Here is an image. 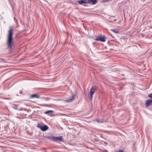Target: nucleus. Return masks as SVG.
<instances>
[{
  "label": "nucleus",
  "mask_w": 152,
  "mask_h": 152,
  "mask_svg": "<svg viewBox=\"0 0 152 152\" xmlns=\"http://www.w3.org/2000/svg\"><path fill=\"white\" fill-rule=\"evenodd\" d=\"M12 30L13 29L12 28H10V30L8 31V39L7 42L8 47L10 49L12 48L13 45L12 38L13 35Z\"/></svg>",
  "instance_id": "obj_1"
},
{
  "label": "nucleus",
  "mask_w": 152,
  "mask_h": 152,
  "mask_svg": "<svg viewBox=\"0 0 152 152\" xmlns=\"http://www.w3.org/2000/svg\"><path fill=\"white\" fill-rule=\"evenodd\" d=\"M48 139L50 140L53 141L54 142H57L58 141H62L63 137L60 136L59 137H54L53 136L49 137Z\"/></svg>",
  "instance_id": "obj_2"
},
{
  "label": "nucleus",
  "mask_w": 152,
  "mask_h": 152,
  "mask_svg": "<svg viewBox=\"0 0 152 152\" xmlns=\"http://www.w3.org/2000/svg\"><path fill=\"white\" fill-rule=\"evenodd\" d=\"M37 127L43 132L45 131L48 129V127L42 123L38 124Z\"/></svg>",
  "instance_id": "obj_3"
},
{
  "label": "nucleus",
  "mask_w": 152,
  "mask_h": 152,
  "mask_svg": "<svg viewBox=\"0 0 152 152\" xmlns=\"http://www.w3.org/2000/svg\"><path fill=\"white\" fill-rule=\"evenodd\" d=\"M96 89V88L94 87H92L90 91V98L91 100H92L93 95L95 92Z\"/></svg>",
  "instance_id": "obj_4"
},
{
  "label": "nucleus",
  "mask_w": 152,
  "mask_h": 152,
  "mask_svg": "<svg viewBox=\"0 0 152 152\" xmlns=\"http://www.w3.org/2000/svg\"><path fill=\"white\" fill-rule=\"evenodd\" d=\"M96 40L97 41H100L102 42H105V38L104 36H99L96 38Z\"/></svg>",
  "instance_id": "obj_5"
},
{
  "label": "nucleus",
  "mask_w": 152,
  "mask_h": 152,
  "mask_svg": "<svg viewBox=\"0 0 152 152\" xmlns=\"http://www.w3.org/2000/svg\"><path fill=\"white\" fill-rule=\"evenodd\" d=\"M152 104V100L151 99H148L146 101L145 103L146 107H148Z\"/></svg>",
  "instance_id": "obj_6"
},
{
  "label": "nucleus",
  "mask_w": 152,
  "mask_h": 152,
  "mask_svg": "<svg viewBox=\"0 0 152 152\" xmlns=\"http://www.w3.org/2000/svg\"><path fill=\"white\" fill-rule=\"evenodd\" d=\"M87 1L88 4H94L96 3V0H88Z\"/></svg>",
  "instance_id": "obj_7"
},
{
  "label": "nucleus",
  "mask_w": 152,
  "mask_h": 152,
  "mask_svg": "<svg viewBox=\"0 0 152 152\" xmlns=\"http://www.w3.org/2000/svg\"><path fill=\"white\" fill-rule=\"evenodd\" d=\"M78 2L80 4H88L87 1H85L83 0L79 1Z\"/></svg>",
  "instance_id": "obj_8"
},
{
  "label": "nucleus",
  "mask_w": 152,
  "mask_h": 152,
  "mask_svg": "<svg viewBox=\"0 0 152 152\" xmlns=\"http://www.w3.org/2000/svg\"><path fill=\"white\" fill-rule=\"evenodd\" d=\"M75 95H73L72 99L67 100L66 101L70 102H72L73 100H74L75 99Z\"/></svg>",
  "instance_id": "obj_9"
},
{
  "label": "nucleus",
  "mask_w": 152,
  "mask_h": 152,
  "mask_svg": "<svg viewBox=\"0 0 152 152\" xmlns=\"http://www.w3.org/2000/svg\"><path fill=\"white\" fill-rule=\"evenodd\" d=\"M39 96L36 94H33L31 95V98H39Z\"/></svg>",
  "instance_id": "obj_10"
},
{
  "label": "nucleus",
  "mask_w": 152,
  "mask_h": 152,
  "mask_svg": "<svg viewBox=\"0 0 152 152\" xmlns=\"http://www.w3.org/2000/svg\"><path fill=\"white\" fill-rule=\"evenodd\" d=\"M53 112V111L52 110H48L47 111L45 112H44V113L46 114H48L49 113H52Z\"/></svg>",
  "instance_id": "obj_11"
},
{
  "label": "nucleus",
  "mask_w": 152,
  "mask_h": 152,
  "mask_svg": "<svg viewBox=\"0 0 152 152\" xmlns=\"http://www.w3.org/2000/svg\"><path fill=\"white\" fill-rule=\"evenodd\" d=\"M111 30L115 33L118 34V31L116 29H112Z\"/></svg>",
  "instance_id": "obj_12"
},
{
  "label": "nucleus",
  "mask_w": 152,
  "mask_h": 152,
  "mask_svg": "<svg viewBox=\"0 0 152 152\" xmlns=\"http://www.w3.org/2000/svg\"><path fill=\"white\" fill-rule=\"evenodd\" d=\"M96 121L98 122L99 123H102L103 122L101 120H100L98 119H96Z\"/></svg>",
  "instance_id": "obj_13"
},
{
  "label": "nucleus",
  "mask_w": 152,
  "mask_h": 152,
  "mask_svg": "<svg viewBox=\"0 0 152 152\" xmlns=\"http://www.w3.org/2000/svg\"><path fill=\"white\" fill-rule=\"evenodd\" d=\"M148 96L151 98H152V94H149V95H148Z\"/></svg>",
  "instance_id": "obj_14"
}]
</instances>
